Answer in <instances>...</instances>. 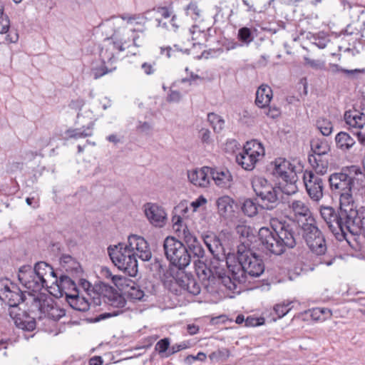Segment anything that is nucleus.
<instances>
[{"label": "nucleus", "mask_w": 365, "mask_h": 365, "mask_svg": "<svg viewBox=\"0 0 365 365\" xmlns=\"http://www.w3.org/2000/svg\"><path fill=\"white\" fill-rule=\"evenodd\" d=\"M136 245L134 247L135 251H148V244L147 241L140 236H138V239H137Z\"/></svg>", "instance_id": "obj_55"}, {"label": "nucleus", "mask_w": 365, "mask_h": 365, "mask_svg": "<svg viewBox=\"0 0 365 365\" xmlns=\"http://www.w3.org/2000/svg\"><path fill=\"white\" fill-rule=\"evenodd\" d=\"M80 286L86 294L92 298L96 304H101V300H103L108 305L116 309L112 312L100 314L96 319L97 322L110 317L118 316L123 312L126 300L112 287L103 284L101 287V292L98 294L93 290L91 283L86 279L81 280Z\"/></svg>", "instance_id": "obj_6"}, {"label": "nucleus", "mask_w": 365, "mask_h": 365, "mask_svg": "<svg viewBox=\"0 0 365 365\" xmlns=\"http://www.w3.org/2000/svg\"><path fill=\"white\" fill-rule=\"evenodd\" d=\"M197 81H203V78H201L197 74H194L192 72H190V77L183 78L181 79L182 83L189 82L190 85L195 83Z\"/></svg>", "instance_id": "obj_61"}, {"label": "nucleus", "mask_w": 365, "mask_h": 365, "mask_svg": "<svg viewBox=\"0 0 365 365\" xmlns=\"http://www.w3.org/2000/svg\"><path fill=\"white\" fill-rule=\"evenodd\" d=\"M311 150L313 155L309 156H326L329 155L330 148L327 142L316 140L311 142Z\"/></svg>", "instance_id": "obj_33"}, {"label": "nucleus", "mask_w": 365, "mask_h": 365, "mask_svg": "<svg viewBox=\"0 0 365 365\" xmlns=\"http://www.w3.org/2000/svg\"><path fill=\"white\" fill-rule=\"evenodd\" d=\"M173 230L176 233H179V237L182 232L184 240L190 251H193L198 246L197 238L191 235L185 225H183V226H176V227H173Z\"/></svg>", "instance_id": "obj_30"}, {"label": "nucleus", "mask_w": 365, "mask_h": 365, "mask_svg": "<svg viewBox=\"0 0 365 365\" xmlns=\"http://www.w3.org/2000/svg\"><path fill=\"white\" fill-rule=\"evenodd\" d=\"M205 204V197L201 195L195 201L192 202L190 205L193 208V211H196L198 207Z\"/></svg>", "instance_id": "obj_62"}, {"label": "nucleus", "mask_w": 365, "mask_h": 365, "mask_svg": "<svg viewBox=\"0 0 365 365\" xmlns=\"http://www.w3.org/2000/svg\"><path fill=\"white\" fill-rule=\"evenodd\" d=\"M90 298L87 295L80 294L79 290H75L74 293H66V300L69 305L77 311L86 312L91 306Z\"/></svg>", "instance_id": "obj_19"}, {"label": "nucleus", "mask_w": 365, "mask_h": 365, "mask_svg": "<svg viewBox=\"0 0 365 365\" xmlns=\"http://www.w3.org/2000/svg\"><path fill=\"white\" fill-rule=\"evenodd\" d=\"M187 347L186 344L184 343L182 344H176L172 346V347L168 350V353L165 354V357H168L170 355L185 349Z\"/></svg>", "instance_id": "obj_59"}, {"label": "nucleus", "mask_w": 365, "mask_h": 365, "mask_svg": "<svg viewBox=\"0 0 365 365\" xmlns=\"http://www.w3.org/2000/svg\"><path fill=\"white\" fill-rule=\"evenodd\" d=\"M170 346V340L168 338H164L158 341L155 346V349L157 351L159 354H160L163 357H165V354L168 353Z\"/></svg>", "instance_id": "obj_44"}, {"label": "nucleus", "mask_w": 365, "mask_h": 365, "mask_svg": "<svg viewBox=\"0 0 365 365\" xmlns=\"http://www.w3.org/2000/svg\"><path fill=\"white\" fill-rule=\"evenodd\" d=\"M336 148L342 151L346 152L355 145V140L346 132L341 131L335 137Z\"/></svg>", "instance_id": "obj_28"}, {"label": "nucleus", "mask_w": 365, "mask_h": 365, "mask_svg": "<svg viewBox=\"0 0 365 365\" xmlns=\"http://www.w3.org/2000/svg\"><path fill=\"white\" fill-rule=\"evenodd\" d=\"M264 108V113L271 118H277L278 116H279L280 115V110L278 108L274 106V107H268L267 108V106L265 108Z\"/></svg>", "instance_id": "obj_52"}, {"label": "nucleus", "mask_w": 365, "mask_h": 365, "mask_svg": "<svg viewBox=\"0 0 365 365\" xmlns=\"http://www.w3.org/2000/svg\"><path fill=\"white\" fill-rule=\"evenodd\" d=\"M304 238L311 251H326L327 246L324 235L319 228L312 224V225L302 229Z\"/></svg>", "instance_id": "obj_13"}, {"label": "nucleus", "mask_w": 365, "mask_h": 365, "mask_svg": "<svg viewBox=\"0 0 365 365\" xmlns=\"http://www.w3.org/2000/svg\"><path fill=\"white\" fill-rule=\"evenodd\" d=\"M230 351L227 349H221L217 351L212 352L210 355V359L212 361H215L217 362H224L229 357Z\"/></svg>", "instance_id": "obj_43"}, {"label": "nucleus", "mask_w": 365, "mask_h": 365, "mask_svg": "<svg viewBox=\"0 0 365 365\" xmlns=\"http://www.w3.org/2000/svg\"><path fill=\"white\" fill-rule=\"evenodd\" d=\"M351 166L342 168L341 172L334 173L329 177L328 181L331 192L339 196V201L344 203H354L351 193Z\"/></svg>", "instance_id": "obj_8"}, {"label": "nucleus", "mask_w": 365, "mask_h": 365, "mask_svg": "<svg viewBox=\"0 0 365 365\" xmlns=\"http://www.w3.org/2000/svg\"><path fill=\"white\" fill-rule=\"evenodd\" d=\"M305 63L314 69H321L323 67V63L319 60L311 59L308 57L304 58Z\"/></svg>", "instance_id": "obj_56"}, {"label": "nucleus", "mask_w": 365, "mask_h": 365, "mask_svg": "<svg viewBox=\"0 0 365 365\" xmlns=\"http://www.w3.org/2000/svg\"><path fill=\"white\" fill-rule=\"evenodd\" d=\"M221 252L225 259L229 274L223 267L212 265L207 272V292L217 291V286L222 284L230 290L237 288V283L247 281V276L258 277L264 271V264L256 252Z\"/></svg>", "instance_id": "obj_1"}, {"label": "nucleus", "mask_w": 365, "mask_h": 365, "mask_svg": "<svg viewBox=\"0 0 365 365\" xmlns=\"http://www.w3.org/2000/svg\"><path fill=\"white\" fill-rule=\"evenodd\" d=\"M325 254H326V252H319L317 255H318V257L319 258L320 262L321 263H324L327 266L331 265L334 263V261L336 258H339V259H347L349 257H357L359 259H365V255H364V252H356V255H354V254L349 255V253H344L343 255H339L337 257H334V258H332L330 260H325V259H324Z\"/></svg>", "instance_id": "obj_35"}, {"label": "nucleus", "mask_w": 365, "mask_h": 365, "mask_svg": "<svg viewBox=\"0 0 365 365\" xmlns=\"http://www.w3.org/2000/svg\"><path fill=\"white\" fill-rule=\"evenodd\" d=\"M291 303L292 302H289L287 304H278L274 307V311L279 318L283 317L291 310V308L289 307Z\"/></svg>", "instance_id": "obj_46"}, {"label": "nucleus", "mask_w": 365, "mask_h": 365, "mask_svg": "<svg viewBox=\"0 0 365 365\" xmlns=\"http://www.w3.org/2000/svg\"><path fill=\"white\" fill-rule=\"evenodd\" d=\"M297 178L296 173H291V175H287V178L283 179L284 182L282 184L281 187H279L281 193L283 192L288 195L295 194L298 190L297 185Z\"/></svg>", "instance_id": "obj_29"}, {"label": "nucleus", "mask_w": 365, "mask_h": 365, "mask_svg": "<svg viewBox=\"0 0 365 365\" xmlns=\"http://www.w3.org/2000/svg\"><path fill=\"white\" fill-rule=\"evenodd\" d=\"M181 98V94L179 91H171L168 96V101L178 102Z\"/></svg>", "instance_id": "obj_64"}, {"label": "nucleus", "mask_w": 365, "mask_h": 365, "mask_svg": "<svg viewBox=\"0 0 365 365\" xmlns=\"http://www.w3.org/2000/svg\"><path fill=\"white\" fill-rule=\"evenodd\" d=\"M210 170V175L215 183L220 187H229L232 177L230 171L225 168L212 169L207 166V172Z\"/></svg>", "instance_id": "obj_21"}, {"label": "nucleus", "mask_w": 365, "mask_h": 365, "mask_svg": "<svg viewBox=\"0 0 365 365\" xmlns=\"http://www.w3.org/2000/svg\"><path fill=\"white\" fill-rule=\"evenodd\" d=\"M145 214L154 226L163 227L165 225L167 215L163 207L155 204L147 203Z\"/></svg>", "instance_id": "obj_17"}, {"label": "nucleus", "mask_w": 365, "mask_h": 365, "mask_svg": "<svg viewBox=\"0 0 365 365\" xmlns=\"http://www.w3.org/2000/svg\"><path fill=\"white\" fill-rule=\"evenodd\" d=\"M224 150L227 153L235 154L240 150V145L236 140H228L225 145Z\"/></svg>", "instance_id": "obj_48"}, {"label": "nucleus", "mask_w": 365, "mask_h": 365, "mask_svg": "<svg viewBox=\"0 0 365 365\" xmlns=\"http://www.w3.org/2000/svg\"><path fill=\"white\" fill-rule=\"evenodd\" d=\"M113 263L119 269L134 277L138 272V261L135 252H108Z\"/></svg>", "instance_id": "obj_12"}, {"label": "nucleus", "mask_w": 365, "mask_h": 365, "mask_svg": "<svg viewBox=\"0 0 365 365\" xmlns=\"http://www.w3.org/2000/svg\"><path fill=\"white\" fill-rule=\"evenodd\" d=\"M0 299L9 305V314L18 328L29 331L36 328L34 317L19 307V304L27 299L19 287L8 278L0 279Z\"/></svg>", "instance_id": "obj_2"}, {"label": "nucleus", "mask_w": 365, "mask_h": 365, "mask_svg": "<svg viewBox=\"0 0 365 365\" xmlns=\"http://www.w3.org/2000/svg\"><path fill=\"white\" fill-rule=\"evenodd\" d=\"M272 98V91L267 85L260 86L256 92L255 103L259 108L269 106Z\"/></svg>", "instance_id": "obj_26"}, {"label": "nucleus", "mask_w": 365, "mask_h": 365, "mask_svg": "<svg viewBox=\"0 0 365 365\" xmlns=\"http://www.w3.org/2000/svg\"><path fill=\"white\" fill-rule=\"evenodd\" d=\"M260 319L252 317H248L245 320L246 327H256L260 325Z\"/></svg>", "instance_id": "obj_63"}, {"label": "nucleus", "mask_w": 365, "mask_h": 365, "mask_svg": "<svg viewBox=\"0 0 365 365\" xmlns=\"http://www.w3.org/2000/svg\"><path fill=\"white\" fill-rule=\"evenodd\" d=\"M254 192L259 198L263 194H267V191L274 187L267 180L262 177H256L252 181Z\"/></svg>", "instance_id": "obj_31"}, {"label": "nucleus", "mask_w": 365, "mask_h": 365, "mask_svg": "<svg viewBox=\"0 0 365 365\" xmlns=\"http://www.w3.org/2000/svg\"><path fill=\"white\" fill-rule=\"evenodd\" d=\"M105 41L108 42V44L105 46V48L103 47L100 52V56L104 64L106 61L108 63L112 62L115 58L114 51L117 48L118 45V42L112 41L109 38L105 39Z\"/></svg>", "instance_id": "obj_32"}, {"label": "nucleus", "mask_w": 365, "mask_h": 365, "mask_svg": "<svg viewBox=\"0 0 365 365\" xmlns=\"http://www.w3.org/2000/svg\"><path fill=\"white\" fill-rule=\"evenodd\" d=\"M163 254L171 264L179 269H184L190 262L191 257L189 252H163Z\"/></svg>", "instance_id": "obj_24"}, {"label": "nucleus", "mask_w": 365, "mask_h": 365, "mask_svg": "<svg viewBox=\"0 0 365 365\" xmlns=\"http://www.w3.org/2000/svg\"><path fill=\"white\" fill-rule=\"evenodd\" d=\"M351 193L356 192L359 194L362 191L365 187V173L362 171L361 168L356 165L351 166Z\"/></svg>", "instance_id": "obj_22"}, {"label": "nucleus", "mask_w": 365, "mask_h": 365, "mask_svg": "<svg viewBox=\"0 0 365 365\" xmlns=\"http://www.w3.org/2000/svg\"><path fill=\"white\" fill-rule=\"evenodd\" d=\"M137 129L140 133L149 135L152 132L153 126L148 122L142 123L141 121H139V124L137 126Z\"/></svg>", "instance_id": "obj_54"}, {"label": "nucleus", "mask_w": 365, "mask_h": 365, "mask_svg": "<svg viewBox=\"0 0 365 365\" xmlns=\"http://www.w3.org/2000/svg\"><path fill=\"white\" fill-rule=\"evenodd\" d=\"M242 209L243 212L249 217L257 215L258 210L257 204L251 199L245 200Z\"/></svg>", "instance_id": "obj_41"}, {"label": "nucleus", "mask_w": 365, "mask_h": 365, "mask_svg": "<svg viewBox=\"0 0 365 365\" xmlns=\"http://www.w3.org/2000/svg\"><path fill=\"white\" fill-rule=\"evenodd\" d=\"M69 136L73 138H85L91 136L93 133L91 131L81 130V128H76L68 130Z\"/></svg>", "instance_id": "obj_49"}, {"label": "nucleus", "mask_w": 365, "mask_h": 365, "mask_svg": "<svg viewBox=\"0 0 365 365\" xmlns=\"http://www.w3.org/2000/svg\"><path fill=\"white\" fill-rule=\"evenodd\" d=\"M61 264L66 269H77L78 263L69 255H63L61 258Z\"/></svg>", "instance_id": "obj_45"}, {"label": "nucleus", "mask_w": 365, "mask_h": 365, "mask_svg": "<svg viewBox=\"0 0 365 365\" xmlns=\"http://www.w3.org/2000/svg\"><path fill=\"white\" fill-rule=\"evenodd\" d=\"M295 166L285 158H278L271 162L268 166V170L272 175L282 180L291 175V173H296Z\"/></svg>", "instance_id": "obj_15"}, {"label": "nucleus", "mask_w": 365, "mask_h": 365, "mask_svg": "<svg viewBox=\"0 0 365 365\" xmlns=\"http://www.w3.org/2000/svg\"><path fill=\"white\" fill-rule=\"evenodd\" d=\"M289 207L291 210V219L302 230L315 224V219L309 207L301 200H293Z\"/></svg>", "instance_id": "obj_10"}, {"label": "nucleus", "mask_w": 365, "mask_h": 365, "mask_svg": "<svg viewBox=\"0 0 365 365\" xmlns=\"http://www.w3.org/2000/svg\"><path fill=\"white\" fill-rule=\"evenodd\" d=\"M238 39L242 43L249 45L254 39L250 29L242 27L238 31Z\"/></svg>", "instance_id": "obj_42"}, {"label": "nucleus", "mask_w": 365, "mask_h": 365, "mask_svg": "<svg viewBox=\"0 0 365 365\" xmlns=\"http://www.w3.org/2000/svg\"><path fill=\"white\" fill-rule=\"evenodd\" d=\"M10 28V20L6 14L0 16V34H6Z\"/></svg>", "instance_id": "obj_50"}, {"label": "nucleus", "mask_w": 365, "mask_h": 365, "mask_svg": "<svg viewBox=\"0 0 365 365\" xmlns=\"http://www.w3.org/2000/svg\"><path fill=\"white\" fill-rule=\"evenodd\" d=\"M110 71V70H109L105 65H103L101 67L93 70L94 78L97 79Z\"/></svg>", "instance_id": "obj_58"}, {"label": "nucleus", "mask_w": 365, "mask_h": 365, "mask_svg": "<svg viewBox=\"0 0 365 365\" xmlns=\"http://www.w3.org/2000/svg\"><path fill=\"white\" fill-rule=\"evenodd\" d=\"M329 41V38L325 36L314 38V44L316 45L319 48L323 49L324 48L328 42Z\"/></svg>", "instance_id": "obj_60"}, {"label": "nucleus", "mask_w": 365, "mask_h": 365, "mask_svg": "<svg viewBox=\"0 0 365 365\" xmlns=\"http://www.w3.org/2000/svg\"><path fill=\"white\" fill-rule=\"evenodd\" d=\"M203 44L201 43H194L192 48L190 50V53L197 59L202 58L205 54V49H202Z\"/></svg>", "instance_id": "obj_47"}, {"label": "nucleus", "mask_w": 365, "mask_h": 365, "mask_svg": "<svg viewBox=\"0 0 365 365\" xmlns=\"http://www.w3.org/2000/svg\"><path fill=\"white\" fill-rule=\"evenodd\" d=\"M31 312H39L38 321L47 318L56 322L66 314L65 310L58 306L51 297L46 294L31 295Z\"/></svg>", "instance_id": "obj_7"}, {"label": "nucleus", "mask_w": 365, "mask_h": 365, "mask_svg": "<svg viewBox=\"0 0 365 365\" xmlns=\"http://www.w3.org/2000/svg\"><path fill=\"white\" fill-rule=\"evenodd\" d=\"M18 279L21 284L29 292V302L31 303V292L41 294L40 291L45 288L48 292L53 294L51 288L56 282V274L53 267L45 262H38L35 264L34 269L29 266L20 268Z\"/></svg>", "instance_id": "obj_3"}, {"label": "nucleus", "mask_w": 365, "mask_h": 365, "mask_svg": "<svg viewBox=\"0 0 365 365\" xmlns=\"http://www.w3.org/2000/svg\"><path fill=\"white\" fill-rule=\"evenodd\" d=\"M329 155L326 156H309V162L312 165L314 173L316 175H323L326 174L329 169Z\"/></svg>", "instance_id": "obj_25"}, {"label": "nucleus", "mask_w": 365, "mask_h": 365, "mask_svg": "<svg viewBox=\"0 0 365 365\" xmlns=\"http://www.w3.org/2000/svg\"><path fill=\"white\" fill-rule=\"evenodd\" d=\"M127 297L133 301H141L145 296L143 290L139 286L133 285L128 288L125 292Z\"/></svg>", "instance_id": "obj_40"}, {"label": "nucleus", "mask_w": 365, "mask_h": 365, "mask_svg": "<svg viewBox=\"0 0 365 365\" xmlns=\"http://www.w3.org/2000/svg\"><path fill=\"white\" fill-rule=\"evenodd\" d=\"M207 121L209 122L215 133H218L224 128L225 120L217 114L214 113H208L207 115Z\"/></svg>", "instance_id": "obj_36"}, {"label": "nucleus", "mask_w": 365, "mask_h": 365, "mask_svg": "<svg viewBox=\"0 0 365 365\" xmlns=\"http://www.w3.org/2000/svg\"><path fill=\"white\" fill-rule=\"evenodd\" d=\"M329 67H330V70L332 73H337V72L341 71V72H344L347 74H353L354 73L358 72V71L356 69V70L344 69V68H341L339 65L334 64V63H331L329 65Z\"/></svg>", "instance_id": "obj_57"}, {"label": "nucleus", "mask_w": 365, "mask_h": 365, "mask_svg": "<svg viewBox=\"0 0 365 365\" xmlns=\"http://www.w3.org/2000/svg\"><path fill=\"white\" fill-rule=\"evenodd\" d=\"M237 233L240 238L237 245V251H254V247H252L253 240H255L256 236L253 233L252 229L246 225H238L235 227Z\"/></svg>", "instance_id": "obj_14"}, {"label": "nucleus", "mask_w": 365, "mask_h": 365, "mask_svg": "<svg viewBox=\"0 0 365 365\" xmlns=\"http://www.w3.org/2000/svg\"><path fill=\"white\" fill-rule=\"evenodd\" d=\"M138 235H130L128 238V245H125L124 251H135L134 247L138 241Z\"/></svg>", "instance_id": "obj_51"}, {"label": "nucleus", "mask_w": 365, "mask_h": 365, "mask_svg": "<svg viewBox=\"0 0 365 365\" xmlns=\"http://www.w3.org/2000/svg\"><path fill=\"white\" fill-rule=\"evenodd\" d=\"M317 129L324 136H329L333 131V124L330 120L320 117L316 122Z\"/></svg>", "instance_id": "obj_37"}, {"label": "nucleus", "mask_w": 365, "mask_h": 365, "mask_svg": "<svg viewBox=\"0 0 365 365\" xmlns=\"http://www.w3.org/2000/svg\"><path fill=\"white\" fill-rule=\"evenodd\" d=\"M264 155L262 144L256 140L247 141L242 152L236 154V163L246 170H252L257 163Z\"/></svg>", "instance_id": "obj_9"}, {"label": "nucleus", "mask_w": 365, "mask_h": 365, "mask_svg": "<svg viewBox=\"0 0 365 365\" xmlns=\"http://www.w3.org/2000/svg\"><path fill=\"white\" fill-rule=\"evenodd\" d=\"M352 211L354 212V217H353L351 221L354 222H350L348 233H350L351 235L359 234L365 235V212L359 215L354 203L353 204Z\"/></svg>", "instance_id": "obj_23"}, {"label": "nucleus", "mask_w": 365, "mask_h": 365, "mask_svg": "<svg viewBox=\"0 0 365 365\" xmlns=\"http://www.w3.org/2000/svg\"><path fill=\"white\" fill-rule=\"evenodd\" d=\"M344 120L349 128L361 129L365 125V114L356 106L344 113Z\"/></svg>", "instance_id": "obj_20"}, {"label": "nucleus", "mask_w": 365, "mask_h": 365, "mask_svg": "<svg viewBox=\"0 0 365 365\" xmlns=\"http://www.w3.org/2000/svg\"><path fill=\"white\" fill-rule=\"evenodd\" d=\"M353 204L344 203L339 201V206L337 209L329 205H321L319 214L326 224L328 229L332 232L336 238L341 241L346 239L349 225L354 212L352 211Z\"/></svg>", "instance_id": "obj_4"}, {"label": "nucleus", "mask_w": 365, "mask_h": 365, "mask_svg": "<svg viewBox=\"0 0 365 365\" xmlns=\"http://www.w3.org/2000/svg\"><path fill=\"white\" fill-rule=\"evenodd\" d=\"M270 226L273 232L267 227H262L259 230V240L266 251H274V246L281 247L279 251L294 248L296 241L289 225L285 220L272 218Z\"/></svg>", "instance_id": "obj_5"}, {"label": "nucleus", "mask_w": 365, "mask_h": 365, "mask_svg": "<svg viewBox=\"0 0 365 365\" xmlns=\"http://www.w3.org/2000/svg\"><path fill=\"white\" fill-rule=\"evenodd\" d=\"M322 309L320 307L313 308L309 310L310 317L314 321H321L323 322L325 320V317L322 315Z\"/></svg>", "instance_id": "obj_53"}, {"label": "nucleus", "mask_w": 365, "mask_h": 365, "mask_svg": "<svg viewBox=\"0 0 365 365\" xmlns=\"http://www.w3.org/2000/svg\"><path fill=\"white\" fill-rule=\"evenodd\" d=\"M187 178L190 182L195 185L204 187L205 182V166H203L198 171L197 170L192 172H187Z\"/></svg>", "instance_id": "obj_34"}, {"label": "nucleus", "mask_w": 365, "mask_h": 365, "mask_svg": "<svg viewBox=\"0 0 365 365\" xmlns=\"http://www.w3.org/2000/svg\"><path fill=\"white\" fill-rule=\"evenodd\" d=\"M75 290H78L76 283L68 276L62 275L59 278L56 276V282L53 283V295L61 297L63 295L66 297V293H74Z\"/></svg>", "instance_id": "obj_16"}, {"label": "nucleus", "mask_w": 365, "mask_h": 365, "mask_svg": "<svg viewBox=\"0 0 365 365\" xmlns=\"http://www.w3.org/2000/svg\"><path fill=\"white\" fill-rule=\"evenodd\" d=\"M258 198L260 206L263 209L272 210L276 208L281 202V192L279 187H272Z\"/></svg>", "instance_id": "obj_18"}, {"label": "nucleus", "mask_w": 365, "mask_h": 365, "mask_svg": "<svg viewBox=\"0 0 365 365\" xmlns=\"http://www.w3.org/2000/svg\"><path fill=\"white\" fill-rule=\"evenodd\" d=\"M303 181L309 198L313 202H319L324 196V183L323 179L316 175L313 170H306L303 174Z\"/></svg>", "instance_id": "obj_11"}, {"label": "nucleus", "mask_w": 365, "mask_h": 365, "mask_svg": "<svg viewBox=\"0 0 365 365\" xmlns=\"http://www.w3.org/2000/svg\"><path fill=\"white\" fill-rule=\"evenodd\" d=\"M219 214L225 218L230 217L234 212L235 202L228 196H223L216 202Z\"/></svg>", "instance_id": "obj_27"}, {"label": "nucleus", "mask_w": 365, "mask_h": 365, "mask_svg": "<svg viewBox=\"0 0 365 365\" xmlns=\"http://www.w3.org/2000/svg\"><path fill=\"white\" fill-rule=\"evenodd\" d=\"M208 239H210V240H207V248L208 251H215V250H217L220 247H222V251H225L226 248L224 243L219 237H217L214 234L211 235L207 234V240Z\"/></svg>", "instance_id": "obj_38"}, {"label": "nucleus", "mask_w": 365, "mask_h": 365, "mask_svg": "<svg viewBox=\"0 0 365 365\" xmlns=\"http://www.w3.org/2000/svg\"><path fill=\"white\" fill-rule=\"evenodd\" d=\"M182 242L174 237H167L163 243V251H178L183 247Z\"/></svg>", "instance_id": "obj_39"}]
</instances>
